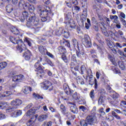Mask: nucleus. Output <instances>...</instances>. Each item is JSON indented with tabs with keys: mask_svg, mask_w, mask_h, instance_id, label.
Returning a JSON list of instances; mask_svg holds the SVG:
<instances>
[{
	"mask_svg": "<svg viewBox=\"0 0 126 126\" xmlns=\"http://www.w3.org/2000/svg\"><path fill=\"white\" fill-rule=\"evenodd\" d=\"M23 17L20 18V20L21 22H23L25 20V18H27V27H31V28H36V26L39 25V18L36 17L34 14L33 16L27 17L28 16V12L25 11L22 13Z\"/></svg>",
	"mask_w": 126,
	"mask_h": 126,
	"instance_id": "f257e3e1",
	"label": "nucleus"
},
{
	"mask_svg": "<svg viewBox=\"0 0 126 126\" xmlns=\"http://www.w3.org/2000/svg\"><path fill=\"white\" fill-rule=\"evenodd\" d=\"M37 10L39 13V16L41 17V20L42 22L45 21L49 22L52 19L50 17L51 15H54V14L51 11L50 7L47 6H44V8H42L41 6H38Z\"/></svg>",
	"mask_w": 126,
	"mask_h": 126,
	"instance_id": "f03ea898",
	"label": "nucleus"
},
{
	"mask_svg": "<svg viewBox=\"0 0 126 126\" xmlns=\"http://www.w3.org/2000/svg\"><path fill=\"white\" fill-rule=\"evenodd\" d=\"M19 5L20 7H24L25 9H29V10L32 12H33L35 10V8L33 5H31L29 2H25V1L23 0H22L19 2Z\"/></svg>",
	"mask_w": 126,
	"mask_h": 126,
	"instance_id": "7ed1b4c3",
	"label": "nucleus"
},
{
	"mask_svg": "<svg viewBox=\"0 0 126 126\" xmlns=\"http://www.w3.org/2000/svg\"><path fill=\"white\" fill-rule=\"evenodd\" d=\"M40 62H42V58L41 57H39V60H38L37 61V62L35 63L34 64L35 68L38 70V73H37V74H39V73H44V70L42 68V65L40 64Z\"/></svg>",
	"mask_w": 126,
	"mask_h": 126,
	"instance_id": "20e7f679",
	"label": "nucleus"
},
{
	"mask_svg": "<svg viewBox=\"0 0 126 126\" xmlns=\"http://www.w3.org/2000/svg\"><path fill=\"white\" fill-rule=\"evenodd\" d=\"M41 86L44 90H49L51 91V90H53V86L52 85V83L49 82L48 81H45L44 83H42L41 84Z\"/></svg>",
	"mask_w": 126,
	"mask_h": 126,
	"instance_id": "39448f33",
	"label": "nucleus"
},
{
	"mask_svg": "<svg viewBox=\"0 0 126 126\" xmlns=\"http://www.w3.org/2000/svg\"><path fill=\"white\" fill-rule=\"evenodd\" d=\"M6 113H10L11 117L15 118L16 117V108L15 107H9L6 110Z\"/></svg>",
	"mask_w": 126,
	"mask_h": 126,
	"instance_id": "423d86ee",
	"label": "nucleus"
},
{
	"mask_svg": "<svg viewBox=\"0 0 126 126\" xmlns=\"http://www.w3.org/2000/svg\"><path fill=\"white\" fill-rule=\"evenodd\" d=\"M90 39L89 38V36L88 35H85V38L84 39V40L83 41V44H84V46L86 47L87 48H90L91 47V42L89 41Z\"/></svg>",
	"mask_w": 126,
	"mask_h": 126,
	"instance_id": "0eeeda50",
	"label": "nucleus"
},
{
	"mask_svg": "<svg viewBox=\"0 0 126 126\" xmlns=\"http://www.w3.org/2000/svg\"><path fill=\"white\" fill-rule=\"evenodd\" d=\"M86 121L89 125H92L94 122L96 121V116L94 115L88 116L87 117Z\"/></svg>",
	"mask_w": 126,
	"mask_h": 126,
	"instance_id": "6e6552de",
	"label": "nucleus"
},
{
	"mask_svg": "<svg viewBox=\"0 0 126 126\" xmlns=\"http://www.w3.org/2000/svg\"><path fill=\"white\" fill-rule=\"evenodd\" d=\"M32 56V54H31V52H30L29 50H26L23 54V58H24L25 60L26 61H29V60L31 59Z\"/></svg>",
	"mask_w": 126,
	"mask_h": 126,
	"instance_id": "1a4fd4ad",
	"label": "nucleus"
},
{
	"mask_svg": "<svg viewBox=\"0 0 126 126\" xmlns=\"http://www.w3.org/2000/svg\"><path fill=\"white\" fill-rule=\"evenodd\" d=\"M37 118H38V115H35L33 116L32 117L31 119L29 120L27 123V126H32L33 123L36 122V120H37Z\"/></svg>",
	"mask_w": 126,
	"mask_h": 126,
	"instance_id": "9d476101",
	"label": "nucleus"
},
{
	"mask_svg": "<svg viewBox=\"0 0 126 126\" xmlns=\"http://www.w3.org/2000/svg\"><path fill=\"white\" fill-rule=\"evenodd\" d=\"M22 92L24 94H29L30 92H32V88L29 86H24L23 88Z\"/></svg>",
	"mask_w": 126,
	"mask_h": 126,
	"instance_id": "9b49d317",
	"label": "nucleus"
},
{
	"mask_svg": "<svg viewBox=\"0 0 126 126\" xmlns=\"http://www.w3.org/2000/svg\"><path fill=\"white\" fill-rule=\"evenodd\" d=\"M57 35H61L62 34H64L65 37H67V36H69V33L67 32H65L64 31L63 28H60L59 30H58V32H57Z\"/></svg>",
	"mask_w": 126,
	"mask_h": 126,
	"instance_id": "f8f14e48",
	"label": "nucleus"
},
{
	"mask_svg": "<svg viewBox=\"0 0 126 126\" xmlns=\"http://www.w3.org/2000/svg\"><path fill=\"white\" fill-rule=\"evenodd\" d=\"M100 29H101V31L103 34H104L105 36H106V37H109V36H110V34H109V33H108V32H107V29H106V28H105V26H104V24H103V23H101V25H100Z\"/></svg>",
	"mask_w": 126,
	"mask_h": 126,
	"instance_id": "ddd939ff",
	"label": "nucleus"
},
{
	"mask_svg": "<svg viewBox=\"0 0 126 126\" xmlns=\"http://www.w3.org/2000/svg\"><path fill=\"white\" fill-rule=\"evenodd\" d=\"M39 51L42 55H46L47 53V49H46V47L43 46H40L38 47Z\"/></svg>",
	"mask_w": 126,
	"mask_h": 126,
	"instance_id": "4468645a",
	"label": "nucleus"
},
{
	"mask_svg": "<svg viewBox=\"0 0 126 126\" xmlns=\"http://www.w3.org/2000/svg\"><path fill=\"white\" fill-rule=\"evenodd\" d=\"M68 22L72 29H75L76 25L75 24V22H74L73 20H70V21H68Z\"/></svg>",
	"mask_w": 126,
	"mask_h": 126,
	"instance_id": "2eb2a0df",
	"label": "nucleus"
},
{
	"mask_svg": "<svg viewBox=\"0 0 126 126\" xmlns=\"http://www.w3.org/2000/svg\"><path fill=\"white\" fill-rule=\"evenodd\" d=\"M24 80V76L23 75H19L17 76V79H16V82L17 84L18 82H22V81H23Z\"/></svg>",
	"mask_w": 126,
	"mask_h": 126,
	"instance_id": "dca6fc26",
	"label": "nucleus"
},
{
	"mask_svg": "<svg viewBox=\"0 0 126 126\" xmlns=\"http://www.w3.org/2000/svg\"><path fill=\"white\" fill-rule=\"evenodd\" d=\"M48 118L47 115H41L38 118V121L39 122H43Z\"/></svg>",
	"mask_w": 126,
	"mask_h": 126,
	"instance_id": "f3484780",
	"label": "nucleus"
},
{
	"mask_svg": "<svg viewBox=\"0 0 126 126\" xmlns=\"http://www.w3.org/2000/svg\"><path fill=\"white\" fill-rule=\"evenodd\" d=\"M110 18L112 20H114V23H118L119 22V17L117 15H110Z\"/></svg>",
	"mask_w": 126,
	"mask_h": 126,
	"instance_id": "a211bd4d",
	"label": "nucleus"
},
{
	"mask_svg": "<svg viewBox=\"0 0 126 126\" xmlns=\"http://www.w3.org/2000/svg\"><path fill=\"white\" fill-rule=\"evenodd\" d=\"M17 50L19 53H21L22 51L26 50V46H25L24 44H23L21 45V46H18L17 48Z\"/></svg>",
	"mask_w": 126,
	"mask_h": 126,
	"instance_id": "6ab92c4d",
	"label": "nucleus"
},
{
	"mask_svg": "<svg viewBox=\"0 0 126 126\" xmlns=\"http://www.w3.org/2000/svg\"><path fill=\"white\" fill-rule=\"evenodd\" d=\"M65 19L66 21L68 22L70 21V20H72L73 19H71V13L68 12L67 14H66V16H65Z\"/></svg>",
	"mask_w": 126,
	"mask_h": 126,
	"instance_id": "aec40b11",
	"label": "nucleus"
},
{
	"mask_svg": "<svg viewBox=\"0 0 126 126\" xmlns=\"http://www.w3.org/2000/svg\"><path fill=\"white\" fill-rule=\"evenodd\" d=\"M33 98H35L36 100H39V99H44L43 96L40 95L39 94H37L35 93L32 94Z\"/></svg>",
	"mask_w": 126,
	"mask_h": 126,
	"instance_id": "412c9836",
	"label": "nucleus"
},
{
	"mask_svg": "<svg viewBox=\"0 0 126 126\" xmlns=\"http://www.w3.org/2000/svg\"><path fill=\"white\" fill-rule=\"evenodd\" d=\"M7 66V63L5 62H1L0 63V70L5 68Z\"/></svg>",
	"mask_w": 126,
	"mask_h": 126,
	"instance_id": "4be33fe9",
	"label": "nucleus"
},
{
	"mask_svg": "<svg viewBox=\"0 0 126 126\" xmlns=\"http://www.w3.org/2000/svg\"><path fill=\"white\" fill-rule=\"evenodd\" d=\"M10 95H11L10 92H4L3 94H0V98H1V97H8Z\"/></svg>",
	"mask_w": 126,
	"mask_h": 126,
	"instance_id": "5701e85b",
	"label": "nucleus"
},
{
	"mask_svg": "<svg viewBox=\"0 0 126 126\" xmlns=\"http://www.w3.org/2000/svg\"><path fill=\"white\" fill-rule=\"evenodd\" d=\"M72 97H73V99H74L75 100H76V101H77L78 102V101L79 100V99L80 98V95H79V94H77V93L75 92L73 94Z\"/></svg>",
	"mask_w": 126,
	"mask_h": 126,
	"instance_id": "b1692460",
	"label": "nucleus"
},
{
	"mask_svg": "<svg viewBox=\"0 0 126 126\" xmlns=\"http://www.w3.org/2000/svg\"><path fill=\"white\" fill-rule=\"evenodd\" d=\"M108 58L114 65H117V63H116V60L115 59V58H114V57H113L111 55H109Z\"/></svg>",
	"mask_w": 126,
	"mask_h": 126,
	"instance_id": "393cba45",
	"label": "nucleus"
},
{
	"mask_svg": "<svg viewBox=\"0 0 126 126\" xmlns=\"http://www.w3.org/2000/svg\"><path fill=\"white\" fill-rule=\"evenodd\" d=\"M71 112L73 113V114H77L78 112V109L75 107L74 106H72L70 107Z\"/></svg>",
	"mask_w": 126,
	"mask_h": 126,
	"instance_id": "a878e982",
	"label": "nucleus"
},
{
	"mask_svg": "<svg viewBox=\"0 0 126 126\" xmlns=\"http://www.w3.org/2000/svg\"><path fill=\"white\" fill-rule=\"evenodd\" d=\"M26 43H27L30 47L32 46V40L29 38L26 37L24 40Z\"/></svg>",
	"mask_w": 126,
	"mask_h": 126,
	"instance_id": "bb28decb",
	"label": "nucleus"
},
{
	"mask_svg": "<svg viewBox=\"0 0 126 126\" xmlns=\"http://www.w3.org/2000/svg\"><path fill=\"white\" fill-rule=\"evenodd\" d=\"M118 64L121 69H122V70H124V69H125V64L124 63V62H123V61L118 62Z\"/></svg>",
	"mask_w": 126,
	"mask_h": 126,
	"instance_id": "cd10ccee",
	"label": "nucleus"
},
{
	"mask_svg": "<svg viewBox=\"0 0 126 126\" xmlns=\"http://www.w3.org/2000/svg\"><path fill=\"white\" fill-rule=\"evenodd\" d=\"M86 16L84 14H82L81 16V22L82 23V24H84V22H85V21H86Z\"/></svg>",
	"mask_w": 126,
	"mask_h": 126,
	"instance_id": "c85d7f7f",
	"label": "nucleus"
},
{
	"mask_svg": "<svg viewBox=\"0 0 126 126\" xmlns=\"http://www.w3.org/2000/svg\"><path fill=\"white\" fill-rule=\"evenodd\" d=\"M112 70H113L114 73H116V74L121 73V71H120V69H119V68H117L116 67H112Z\"/></svg>",
	"mask_w": 126,
	"mask_h": 126,
	"instance_id": "c756f323",
	"label": "nucleus"
},
{
	"mask_svg": "<svg viewBox=\"0 0 126 126\" xmlns=\"http://www.w3.org/2000/svg\"><path fill=\"white\" fill-rule=\"evenodd\" d=\"M6 10L8 13H10L13 10L12 7L11 5H8L6 6Z\"/></svg>",
	"mask_w": 126,
	"mask_h": 126,
	"instance_id": "7c9ffc66",
	"label": "nucleus"
},
{
	"mask_svg": "<svg viewBox=\"0 0 126 126\" xmlns=\"http://www.w3.org/2000/svg\"><path fill=\"white\" fill-rule=\"evenodd\" d=\"M105 101V97L102 96H100L98 99V105H102L103 102Z\"/></svg>",
	"mask_w": 126,
	"mask_h": 126,
	"instance_id": "2f4dec72",
	"label": "nucleus"
},
{
	"mask_svg": "<svg viewBox=\"0 0 126 126\" xmlns=\"http://www.w3.org/2000/svg\"><path fill=\"white\" fill-rule=\"evenodd\" d=\"M59 50L61 54H65V53H66V50H65L64 48L63 47H60L59 48Z\"/></svg>",
	"mask_w": 126,
	"mask_h": 126,
	"instance_id": "473e14b6",
	"label": "nucleus"
},
{
	"mask_svg": "<svg viewBox=\"0 0 126 126\" xmlns=\"http://www.w3.org/2000/svg\"><path fill=\"white\" fill-rule=\"evenodd\" d=\"M119 95L118 94H117V93L116 92H114L113 94H112V99L113 100H114V101H115V100H116V99H117V98H119Z\"/></svg>",
	"mask_w": 126,
	"mask_h": 126,
	"instance_id": "72a5a7b5",
	"label": "nucleus"
},
{
	"mask_svg": "<svg viewBox=\"0 0 126 126\" xmlns=\"http://www.w3.org/2000/svg\"><path fill=\"white\" fill-rule=\"evenodd\" d=\"M80 69H81V74H83L84 72L86 71V67H85V65H82L81 66Z\"/></svg>",
	"mask_w": 126,
	"mask_h": 126,
	"instance_id": "f704fd0d",
	"label": "nucleus"
},
{
	"mask_svg": "<svg viewBox=\"0 0 126 126\" xmlns=\"http://www.w3.org/2000/svg\"><path fill=\"white\" fill-rule=\"evenodd\" d=\"M7 104L5 102H0V109H4L6 107Z\"/></svg>",
	"mask_w": 126,
	"mask_h": 126,
	"instance_id": "c9c22d12",
	"label": "nucleus"
},
{
	"mask_svg": "<svg viewBox=\"0 0 126 126\" xmlns=\"http://www.w3.org/2000/svg\"><path fill=\"white\" fill-rule=\"evenodd\" d=\"M34 114H35V110L31 109L29 111H28L27 115L29 117L30 116L34 115Z\"/></svg>",
	"mask_w": 126,
	"mask_h": 126,
	"instance_id": "e433bc0d",
	"label": "nucleus"
},
{
	"mask_svg": "<svg viewBox=\"0 0 126 126\" xmlns=\"http://www.w3.org/2000/svg\"><path fill=\"white\" fill-rule=\"evenodd\" d=\"M90 96L92 100H93V99H94V97H95V94H94V90H92L91 91V92L90 93Z\"/></svg>",
	"mask_w": 126,
	"mask_h": 126,
	"instance_id": "4c0bfd02",
	"label": "nucleus"
},
{
	"mask_svg": "<svg viewBox=\"0 0 126 126\" xmlns=\"http://www.w3.org/2000/svg\"><path fill=\"white\" fill-rule=\"evenodd\" d=\"M120 15L119 17L120 18V19H126V14L124 13L123 12H120Z\"/></svg>",
	"mask_w": 126,
	"mask_h": 126,
	"instance_id": "58836bf2",
	"label": "nucleus"
},
{
	"mask_svg": "<svg viewBox=\"0 0 126 126\" xmlns=\"http://www.w3.org/2000/svg\"><path fill=\"white\" fill-rule=\"evenodd\" d=\"M72 42L74 48L76 47L78 49V42H77V40H76V39H74L72 40Z\"/></svg>",
	"mask_w": 126,
	"mask_h": 126,
	"instance_id": "ea45409f",
	"label": "nucleus"
},
{
	"mask_svg": "<svg viewBox=\"0 0 126 126\" xmlns=\"http://www.w3.org/2000/svg\"><path fill=\"white\" fill-rule=\"evenodd\" d=\"M80 125L82 126H87V123L85 120H81Z\"/></svg>",
	"mask_w": 126,
	"mask_h": 126,
	"instance_id": "a19ab883",
	"label": "nucleus"
},
{
	"mask_svg": "<svg viewBox=\"0 0 126 126\" xmlns=\"http://www.w3.org/2000/svg\"><path fill=\"white\" fill-rule=\"evenodd\" d=\"M63 44L64 46H66L67 47H68V48H69V47H70V44H69V42L67 41H63Z\"/></svg>",
	"mask_w": 126,
	"mask_h": 126,
	"instance_id": "79ce46f5",
	"label": "nucleus"
},
{
	"mask_svg": "<svg viewBox=\"0 0 126 126\" xmlns=\"http://www.w3.org/2000/svg\"><path fill=\"white\" fill-rule=\"evenodd\" d=\"M63 44L64 46H66L67 47H68V48H69V47H70V44H69V42L67 41H63Z\"/></svg>",
	"mask_w": 126,
	"mask_h": 126,
	"instance_id": "37998d69",
	"label": "nucleus"
},
{
	"mask_svg": "<svg viewBox=\"0 0 126 126\" xmlns=\"http://www.w3.org/2000/svg\"><path fill=\"white\" fill-rule=\"evenodd\" d=\"M94 83V88L95 89H97L98 88V85H97V79L96 78H94V82L93 83V84Z\"/></svg>",
	"mask_w": 126,
	"mask_h": 126,
	"instance_id": "c03bdc74",
	"label": "nucleus"
},
{
	"mask_svg": "<svg viewBox=\"0 0 126 126\" xmlns=\"http://www.w3.org/2000/svg\"><path fill=\"white\" fill-rule=\"evenodd\" d=\"M65 2L68 7H71V6H72V4H71V0L70 1L65 0Z\"/></svg>",
	"mask_w": 126,
	"mask_h": 126,
	"instance_id": "a18cd8bd",
	"label": "nucleus"
},
{
	"mask_svg": "<svg viewBox=\"0 0 126 126\" xmlns=\"http://www.w3.org/2000/svg\"><path fill=\"white\" fill-rule=\"evenodd\" d=\"M60 108L61 109V110H62V112L63 113H65V106L64 105H63V104H61L60 106Z\"/></svg>",
	"mask_w": 126,
	"mask_h": 126,
	"instance_id": "49530a36",
	"label": "nucleus"
},
{
	"mask_svg": "<svg viewBox=\"0 0 126 126\" xmlns=\"http://www.w3.org/2000/svg\"><path fill=\"white\" fill-rule=\"evenodd\" d=\"M16 103V106H20V105L22 104V100L20 99H17Z\"/></svg>",
	"mask_w": 126,
	"mask_h": 126,
	"instance_id": "de8ad7c7",
	"label": "nucleus"
},
{
	"mask_svg": "<svg viewBox=\"0 0 126 126\" xmlns=\"http://www.w3.org/2000/svg\"><path fill=\"white\" fill-rule=\"evenodd\" d=\"M118 54H119V55H120V56H122V57H125L126 58V55H125V53H124V52L121 50H118Z\"/></svg>",
	"mask_w": 126,
	"mask_h": 126,
	"instance_id": "09e8293b",
	"label": "nucleus"
},
{
	"mask_svg": "<svg viewBox=\"0 0 126 126\" xmlns=\"http://www.w3.org/2000/svg\"><path fill=\"white\" fill-rule=\"evenodd\" d=\"M99 113H100L101 115H105L106 114L105 112H104V108L103 107L100 108L99 110Z\"/></svg>",
	"mask_w": 126,
	"mask_h": 126,
	"instance_id": "8fccbe9b",
	"label": "nucleus"
},
{
	"mask_svg": "<svg viewBox=\"0 0 126 126\" xmlns=\"http://www.w3.org/2000/svg\"><path fill=\"white\" fill-rule=\"evenodd\" d=\"M10 40L11 41V42H12V43H13V44H15V43L16 42L15 38L12 36H11L10 37Z\"/></svg>",
	"mask_w": 126,
	"mask_h": 126,
	"instance_id": "3c124183",
	"label": "nucleus"
},
{
	"mask_svg": "<svg viewBox=\"0 0 126 126\" xmlns=\"http://www.w3.org/2000/svg\"><path fill=\"white\" fill-rule=\"evenodd\" d=\"M62 59L64 62V63H67V59H66V56H65V55H63Z\"/></svg>",
	"mask_w": 126,
	"mask_h": 126,
	"instance_id": "603ef678",
	"label": "nucleus"
},
{
	"mask_svg": "<svg viewBox=\"0 0 126 126\" xmlns=\"http://www.w3.org/2000/svg\"><path fill=\"white\" fill-rule=\"evenodd\" d=\"M21 115H22V111L20 110H17L16 116H21Z\"/></svg>",
	"mask_w": 126,
	"mask_h": 126,
	"instance_id": "864d4df0",
	"label": "nucleus"
},
{
	"mask_svg": "<svg viewBox=\"0 0 126 126\" xmlns=\"http://www.w3.org/2000/svg\"><path fill=\"white\" fill-rule=\"evenodd\" d=\"M79 109H80V110H82L83 112H85L86 110H87V108L83 106H80Z\"/></svg>",
	"mask_w": 126,
	"mask_h": 126,
	"instance_id": "5fc2aeb1",
	"label": "nucleus"
},
{
	"mask_svg": "<svg viewBox=\"0 0 126 126\" xmlns=\"http://www.w3.org/2000/svg\"><path fill=\"white\" fill-rule=\"evenodd\" d=\"M11 31L13 34H15V31H16V28L14 27H12L11 28Z\"/></svg>",
	"mask_w": 126,
	"mask_h": 126,
	"instance_id": "6e6d98bb",
	"label": "nucleus"
},
{
	"mask_svg": "<svg viewBox=\"0 0 126 126\" xmlns=\"http://www.w3.org/2000/svg\"><path fill=\"white\" fill-rule=\"evenodd\" d=\"M5 115L4 114L0 113V120H3V119H5Z\"/></svg>",
	"mask_w": 126,
	"mask_h": 126,
	"instance_id": "4d7b16f0",
	"label": "nucleus"
},
{
	"mask_svg": "<svg viewBox=\"0 0 126 126\" xmlns=\"http://www.w3.org/2000/svg\"><path fill=\"white\" fill-rule=\"evenodd\" d=\"M43 1L45 4H50V3H51V1L50 0H43Z\"/></svg>",
	"mask_w": 126,
	"mask_h": 126,
	"instance_id": "13d9d810",
	"label": "nucleus"
},
{
	"mask_svg": "<svg viewBox=\"0 0 126 126\" xmlns=\"http://www.w3.org/2000/svg\"><path fill=\"white\" fill-rule=\"evenodd\" d=\"M84 55V53L82 52H78V53H77V57H78V58H80L81 57V56H83Z\"/></svg>",
	"mask_w": 126,
	"mask_h": 126,
	"instance_id": "bf43d9fd",
	"label": "nucleus"
},
{
	"mask_svg": "<svg viewBox=\"0 0 126 126\" xmlns=\"http://www.w3.org/2000/svg\"><path fill=\"white\" fill-rule=\"evenodd\" d=\"M47 56L48 57H50V58H52V59H54V55L53 54H51L50 52H47L46 53Z\"/></svg>",
	"mask_w": 126,
	"mask_h": 126,
	"instance_id": "052dcab7",
	"label": "nucleus"
},
{
	"mask_svg": "<svg viewBox=\"0 0 126 126\" xmlns=\"http://www.w3.org/2000/svg\"><path fill=\"white\" fill-rule=\"evenodd\" d=\"M116 27L118 28V29H121V23H120V22H118L117 23H116Z\"/></svg>",
	"mask_w": 126,
	"mask_h": 126,
	"instance_id": "680f3d73",
	"label": "nucleus"
},
{
	"mask_svg": "<svg viewBox=\"0 0 126 126\" xmlns=\"http://www.w3.org/2000/svg\"><path fill=\"white\" fill-rule=\"evenodd\" d=\"M72 2L74 5H77L78 4V2L76 0H72Z\"/></svg>",
	"mask_w": 126,
	"mask_h": 126,
	"instance_id": "e2e57ef3",
	"label": "nucleus"
},
{
	"mask_svg": "<svg viewBox=\"0 0 126 126\" xmlns=\"http://www.w3.org/2000/svg\"><path fill=\"white\" fill-rule=\"evenodd\" d=\"M108 120L110 122H111V121H113L114 120V116H109V117L108 118Z\"/></svg>",
	"mask_w": 126,
	"mask_h": 126,
	"instance_id": "0e129e2a",
	"label": "nucleus"
},
{
	"mask_svg": "<svg viewBox=\"0 0 126 126\" xmlns=\"http://www.w3.org/2000/svg\"><path fill=\"white\" fill-rule=\"evenodd\" d=\"M11 106H15L16 105V101L15 100H13L11 102Z\"/></svg>",
	"mask_w": 126,
	"mask_h": 126,
	"instance_id": "69168bd1",
	"label": "nucleus"
},
{
	"mask_svg": "<svg viewBox=\"0 0 126 126\" xmlns=\"http://www.w3.org/2000/svg\"><path fill=\"white\" fill-rule=\"evenodd\" d=\"M92 112H93V114H95L96 113V106L94 107Z\"/></svg>",
	"mask_w": 126,
	"mask_h": 126,
	"instance_id": "338daca9",
	"label": "nucleus"
},
{
	"mask_svg": "<svg viewBox=\"0 0 126 126\" xmlns=\"http://www.w3.org/2000/svg\"><path fill=\"white\" fill-rule=\"evenodd\" d=\"M101 126H108V125H107L106 123L102 122L101 123Z\"/></svg>",
	"mask_w": 126,
	"mask_h": 126,
	"instance_id": "774afa93",
	"label": "nucleus"
}]
</instances>
